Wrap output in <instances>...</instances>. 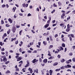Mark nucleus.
<instances>
[{
  "mask_svg": "<svg viewBox=\"0 0 75 75\" xmlns=\"http://www.w3.org/2000/svg\"><path fill=\"white\" fill-rule=\"evenodd\" d=\"M16 28L15 26H14L13 27L12 31L13 33H16Z\"/></svg>",
  "mask_w": 75,
  "mask_h": 75,
  "instance_id": "1",
  "label": "nucleus"
},
{
  "mask_svg": "<svg viewBox=\"0 0 75 75\" xmlns=\"http://www.w3.org/2000/svg\"><path fill=\"white\" fill-rule=\"evenodd\" d=\"M22 7H28V4H25V3H23L22 5Z\"/></svg>",
  "mask_w": 75,
  "mask_h": 75,
  "instance_id": "2",
  "label": "nucleus"
},
{
  "mask_svg": "<svg viewBox=\"0 0 75 75\" xmlns=\"http://www.w3.org/2000/svg\"><path fill=\"white\" fill-rule=\"evenodd\" d=\"M65 13H62V15L61 16V19H64L65 18Z\"/></svg>",
  "mask_w": 75,
  "mask_h": 75,
  "instance_id": "3",
  "label": "nucleus"
},
{
  "mask_svg": "<svg viewBox=\"0 0 75 75\" xmlns=\"http://www.w3.org/2000/svg\"><path fill=\"white\" fill-rule=\"evenodd\" d=\"M22 59H23L22 57H20L17 59V61H21Z\"/></svg>",
  "mask_w": 75,
  "mask_h": 75,
  "instance_id": "4",
  "label": "nucleus"
},
{
  "mask_svg": "<svg viewBox=\"0 0 75 75\" xmlns=\"http://www.w3.org/2000/svg\"><path fill=\"white\" fill-rule=\"evenodd\" d=\"M20 63H21L20 64ZM23 61H21L20 62H19V64H20L19 65V66H18V67H21V65H22V64H23Z\"/></svg>",
  "mask_w": 75,
  "mask_h": 75,
  "instance_id": "5",
  "label": "nucleus"
},
{
  "mask_svg": "<svg viewBox=\"0 0 75 75\" xmlns=\"http://www.w3.org/2000/svg\"><path fill=\"white\" fill-rule=\"evenodd\" d=\"M3 61H4V62H6L7 61V59L6 58V57L5 56L4 57V58L3 59Z\"/></svg>",
  "mask_w": 75,
  "mask_h": 75,
  "instance_id": "6",
  "label": "nucleus"
},
{
  "mask_svg": "<svg viewBox=\"0 0 75 75\" xmlns=\"http://www.w3.org/2000/svg\"><path fill=\"white\" fill-rule=\"evenodd\" d=\"M8 21L10 22V23H13V20L9 18L8 19Z\"/></svg>",
  "mask_w": 75,
  "mask_h": 75,
  "instance_id": "7",
  "label": "nucleus"
},
{
  "mask_svg": "<svg viewBox=\"0 0 75 75\" xmlns=\"http://www.w3.org/2000/svg\"><path fill=\"white\" fill-rule=\"evenodd\" d=\"M34 72H36L37 74H38V69H36L35 70Z\"/></svg>",
  "mask_w": 75,
  "mask_h": 75,
  "instance_id": "8",
  "label": "nucleus"
},
{
  "mask_svg": "<svg viewBox=\"0 0 75 75\" xmlns=\"http://www.w3.org/2000/svg\"><path fill=\"white\" fill-rule=\"evenodd\" d=\"M47 61L48 60L47 59H45L43 60V62L44 63H47Z\"/></svg>",
  "mask_w": 75,
  "mask_h": 75,
  "instance_id": "9",
  "label": "nucleus"
},
{
  "mask_svg": "<svg viewBox=\"0 0 75 75\" xmlns=\"http://www.w3.org/2000/svg\"><path fill=\"white\" fill-rule=\"evenodd\" d=\"M7 34L6 33H4V35H3L2 37V38L3 39H4V38L5 37H7Z\"/></svg>",
  "mask_w": 75,
  "mask_h": 75,
  "instance_id": "10",
  "label": "nucleus"
},
{
  "mask_svg": "<svg viewBox=\"0 0 75 75\" xmlns=\"http://www.w3.org/2000/svg\"><path fill=\"white\" fill-rule=\"evenodd\" d=\"M16 39H17V38H11V41L13 42V41H16Z\"/></svg>",
  "mask_w": 75,
  "mask_h": 75,
  "instance_id": "11",
  "label": "nucleus"
},
{
  "mask_svg": "<svg viewBox=\"0 0 75 75\" xmlns=\"http://www.w3.org/2000/svg\"><path fill=\"white\" fill-rule=\"evenodd\" d=\"M49 24H46V25H45L44 26L45 28H47V27H49Z\"/></svg>",
  "mask_w": 75,
  "mask_h": 75,
  "instance_id": "12",
  "label": "nucleus"
},
{
  "mask_svg": "<svg viewBox=\"0 0 75 75\" xmlns=\"http://www.w3.org/2000/svg\"><path fill=\"white\" fill-rule=\"evenodd\" d=\"M16 7H15V8L14 7H13L12 9V11H13V12H14L16 11Z\"/></svg>",
  "mask_w": 75,
  "mask_h": 75,
  "instance_id": "13",
  "label": "nucleus"
},
{
  "mask_svg": "<svg viewBox=\"0 0 75 75\" xmlns=\"http://www.w3.org/2000/svg\"><path fill=\"white\" fill-rule=\"evenodd\" d=\"M48 54H47V55H48L49 56H50V57H51V53L49 51H48Z\"/></svg>",
  "mask_w": 75,
  "mask_h": 75,
  "instance_id": "14",
  "label": "nucleus"
},
{
  "mask_svg": "<svg viewBox=\"0 0 75 75\" xmlns=\"http://www.w3.org/2000/svg\"><path fill=\"white\" fill-rule=\"evenodd\" d=\"M43 43L44 45H46L47 44V43L46 41H43Z\"/></svg>",
  "mask_w": 75,
  "mask_h": 75,
  "instance_id": "15",
  "label": "nucleus"
},
{
  "mask_svg": "<svg viewBox=\"0 0 75 75\" xmlns=\"http://www.w3.org/2000/svg\"><path fill=\"white\" fill-rule=\"evenodd\" d=\"M53 72V71L52 70H50V75H52V73Z\"/></svg>",
  "mask_w": 75,
  "mask_h": 75,
  "instance_id": "16",
  "label": "nucleus"
},
{
  "mask_svg": "<svg viewBox=\"0 0 75 75\" xmlns=\"http://www.w3.org/2000/svg\"><path fill=\"white\" fill-rule=\"evenodd\" d=\"M10 31H11V30L10 29H9L7 31V34H10Z\"/></svg>",
  "mask_w": 75,
  "mask_h": 75,
  "instance_id": "17",
  "label": "nucleus"
},
{
  "mask_svg": "<svg viewBox=\"0 0 75 75\" xmlns=\"http://www.w3.org/2000/svg\"><path fill=\"white\" fill-rule=\"evenodd\" d=\"M60 61L61 62L63 63V62H65V59H62L60 60Z\"/></svg>",
  "mask_w": 75,
  "mask_h": 75,
  "instance_id": "18",
  "label": "nucleus"
},
{
  "mask_svg": "<svg viewBox=\"0 0 75 75\" xmlns=\"http://www.w3.org/2000/svg\"><path fill=\"white\" fill-rule=\"evenodd\" d=\"M54 56H51V57L48 58L49 59H54Z\"/></svg>",
  "mask_w": 75,
  "mask_h": 75,
  "instance_id": "19",
  "label": "nucleus"
},
{
  "mask_svg": "<svg viewBox=\"0 0 75 75\" xmlns=\"http://www.w3.org/2000/svg\"><path fill=\"white\" fill-rule=\"evenodd\" d=\"M32 62L33 63H35V62H36V59H34L33 61H32Z\"/></svg>",
  "mask_w": 75,
  "mask_h": 75,
  "instance_id": "20",
  "label": "nucleus"
},
{
  "mask_svg": "<svg viewBox=\"0 0 75 75\" xmlns=\"http://www.w3.org/2000/svg\"><path fill=\"white\" fill-rule=\"evenodd\" d=\"M10 71L9 70H7L6 72V74H10Z\"/></svg>",
  "mask_w": 75,
  "mask_h": 75,
  "instance_id": "21",
  "label": "nucleus"
},
{
  "mask_svg": "<svg viewBox=\"0 0 75 75\" xmlns=\"http://www.w3.org/2000/svg\"><path fill=\"white\" fill-rule=\"evenodd\" d=\"M69 31H70V29H69V28H67L66 29V31H67V32H69Z\"/></svg>",
  "mask_w": 75,
  "mask_h": 75,
  "instance_id": "22",
  "label": "nucleus"
},
{
  "mask_svg": "<svg viewBox=\"0 0 75 75\" xmlns=\"http://www.w3.org/2000/svg\"><path fill=\"white\" fill-rule=\"evenodd\" d=\"M57 64H58V63L55 62V63H54L53 65V66H55V65H57Z\"/></svg>",
  "mask_w": 75,
  "mask_h": 75,
  "instance_id": "23",
  "label": "nucleus"
},
{
  "mask_svg": "<svg viewBox=\"0 0 75 75\" xmlns=\"http://www.w3.org/2000/svg\"><path fill=\"white\" fill-rule=\"evenodd\" d=\"M70 36L72 38H74V35L72 34H70Z\"/></svg>",
  "mask_w": 75,
  "mask_h": 75,
  "instance_id": "24",
  "label": "nucleus"
},
{
  "mask_svg": "<svg viewBox=\"0 0 75 75\" xmlns=\"http://www.w3.org/2000/svg\"><path fill=\"white\" fill-rule=\"evenodd\" d=\"M23 32V30H20L19 32V35H21V33Z\"/></svg>",
  "mask_w": 75,
  "mask_h": 75,
  "instance_id": "25",
  "label": "nucleus"
},
{
  "mask_svg": "<svg viewBox=\"0 0 75 75\" xmlns=\"http://www.w3.org/2000/svg\"><path fill=\"white\" fill-rule=\"evenodd\" d=\"M58 4H59V6H61V5H62V4L60 2H58Z\"/></svg>",
  "mask_w": 75,
  "mask_h": 75,
  "instance_id": "26",
  "label": "nucleus"
},
{
  "mask_svg": "<svg viewBox=\"0 0 75 75\" xmlns=\"http://www.w3.org/2000/svg\"><path fill=\"white\" fill-rule=\"evenodd\" d=\"M30 64H27L25 66V68H27V67H29Z\"/></svg>",
  "mask_w": 75,
  "mask_h": 75,
  "instance_id": "27",
  "label": "nucleus"
},
{
  "mask_svg": "<svg viewBox=\"0 0 75 75\" xmlns=\"http://www.w3.org/2000/svg\"><path fill=\"white\" fill-rule=\"evenodd\" d=\"M15 44H16V45H17V44H18V40H17L16 41H15Z\"/></svg>",
  "mask_w": 75,
  "mask_h": 75,
  "instance_id": "28",
  "label": "nucleus"
},
{
  "mask_svg": "<svg viewBox=\"0 0 75 75\" xmlns=\"http://www.w3.org/2000/svg\"><path fill=\"white\" fill-rule=\"evenodd\" d=\"M60 70H61V69H57L55 70V71L56 72L57 71H60Z\"/></svg>",
  "mask_w": 75,
  "mask_h": 75,
  "instance_id": "29",
  "label": "nucleus"
},
{
  "mask_svg": "<svg viewBox=\"0 0 75 75\" xmlns=\"http://www.w3.org/2000/svg\"><path fill=\"white\" fill-rule=\"evenodd\" d=\"M71 27L70 25H69V24H68L67 25V28H69Z\"/></svg>",
  "mask_w": 75,
  "mask_h": 75,
  "instance_id": "30",
  "label": "nucleus"
},
{
  "mask_svg": "<svg viewBox=\"0 0 75 75\" xmlns=\"http://www.w3.org/2000/svg\"><path fill=\"white\" fill-rule=\"evenodd\" d=\"M49 49L50 48H53V45H50L49 47Z\"/></svg>",
  "mask_w": 75,
  "mask_h": 75,
  "instance_id": "31",
  "label": "nucleus"
},
{
  "mask_svg": "<svg viewBox=\"0 0 75 75\" xmlns=\"http://www.w3.org/2000/svg\"><path fill=\"white\" fill-rule=\"evenodd\" d=\"M62 46L63 47H65V45L64 43H63L62 44Z\"/></svg>",
  "mask_w": 75,
  "mask_h": 75,
  "instance_id": "32",
  "label": "nucleus"
},
{
  "mask_svg": "<svg viewBox=\"0 0 75 75\" xmlns=\"http://www.w3.org/2000/svg\"><path fill=\"white\" fill-rule=\"evenodd\" d=\"M67 68H71V65H70L69 64H67Z\"/></svg>",
  "mask_w": 75,
  "mask_h": 75,
  "instance_id": "33",
  "label": "nucleus"
},
{
  "mask_svg": "<svg viewBox=\"0 0 75 75\" xmlns=\"http://www.w3.org/2000/svg\"><path fill=\"white\" fill-rule=\"evenodd\" d=\"M60 68L61 69H65V68L64 67V66H63L60 67Z\"/></svg>",
  "mask_w": 75,
  "mask_h": 75,
  "instance_id": "34",
  "label": "nucleus"
},
{
  "mask_svg": "<svg viewBox=\"0 0 75 75\" xmlns=\"http://www.w3.org/2000/svg\"><path fill=\"white\" fill-rule=\"evenodd\" d=\"M69 55L70 56H72L73 54H72V52L70 53H69Z\"/></svg>",
  "mask_w": 75,
  "mask_h": 75,
  "instance_id": "35",
  "label": "nucleus"
},
{
  "mask_svg": "<svg viewBox=\"0 0 75 75\" xmlns=\"http://www.w3.org/2000/svg\"><path fill=\"white\" fill-rule=\"evenodd\" d=\"M4 21L3 20H1V24H4Z\"/></svg>",
  "mask_w": 75,
  "mask_h": 75,
  "instance_id": "36",
  "label": "nucleus"
},
{
  "mask_svg": "<svg viewBox=\"0 0 75 75\" xmlns=\"http://www.w3.org/2000/svg\"><path fill=\"white\" fill-rule=\"evenodd\" d=\"M5 7H6V5H5V4H3L2 5V7L3 8H4Z\"/></svg>",
  "mask_w": 75,
  "mask_h": 75,
  "instance_id": "37",
  "label": "nucleus"
},
{
  "mask_svg": "<svg viewBox=\"0 0 75 75\" xmlns=\"http://www.w3.org/2000/svg\"><path fill=\"white\" fill-rule=\"evenodd\" d=\"M67 20H68H68H70V19H71V17L69 16V17L67 18Z\"/></svg>",
  "mask_w": 75,
  "mask_h": 75,
  "instance_id": "38",
  "label": "nucleus"
},
{
  "mask_svg": "<svg viewBox=\"0 0 75 75\" xmlns=\"http://www.w3.org/2000/svg\"><path fill=\"white\" fill-rule=\"evenodd\" d=\"M6 27H10V25H8V24H6Z\"/></svg>",
  "mask_w": 75,
  "mask_h": 75,
  "instance_id": "39",
  "label": "nucleus"
},
{
  "mask_svg": "<svg viewBox=\"0 0 75 75\" xmlns=\"http://www.w3.org/2000/svg\"><path fill=\"white\" fill-rule=\"evenodd\" d=\"M72 61L74 62H75V58H73L72 59Z\"/></svg>",
  "mask_w": 75,
  "mask_h": 75,
  "instance_id": "40",
  "label": "nucleus"
},
{
  "mask_svg": "<svg viewBox=\"0 0 75 75\" xmlns=\"http://www.w3.org/2000/svg\"><path fill=\"white\" fill-rule=\"evenodd\" d=\"M19 51L20 52H22V50L21 49V48H19Z\"/></svg>",
  "mask_w": 75,
  "mask_h": 75,
  "instance_id": "41",
  "label": "nucleus"
},
{
  "mask_svg": "<svg viewBox=\"0 0 75 75\" xmlns=\"http://www.w3.org/2000/svg\"><path fill=\"white\" fill-rule=\"evenodd\" d=\"M58 58H61V55L58 54L57 56Z\"/></svg>",
  "mask_w": 75,
  "mask_h": 75,
  "instance_id": "42",
  "label": "nucleus"
},
{
  "mask_svg": "<svg viewBox=\"0 0 75 75\" xmlns=\"http://www.w3.org/2000/svg\"><path fill=\"white\" fill-rule=\"evenodd\" d=\"M64 25V23H62L60 24V26H63V25Z\"/></svg>",
  "mask_w": 75,
  "mask_h": 75,
  "instance_id": "43",
  "label": "nucleus"
},
{
  "mask_svg": "<svg viewBox=\"0 0 75 75\" xmlns=\"http://www.w3.org/2000/svg\"><path fill=\"white\" fill-rule=\"evenodd\" d=\"M16 71L17 72V71H19V69H18V68H17L16 69Z\"/></svg>",
  "mask_w": 75,
  "mask_h": 75,
  "instance_id": "44",
  "label": "nucleus"
},
{
  "mask_svg": "<svg viewBox=\"0 0 75 75\" xmlns=\"http://www.w3.org/2000/svg\"><path fill=\"white\" fill-rule=\"evenodd\" d=\"M9 62H10V61H8L5 62V64H8Z\"/></svg>",
  "mask_w": 75,
  "mask_h": 75,
  "instance_id": "45",
  "label": "nucleus"
},
{
  "mask_svg": "<svg viewBox=\"0 0 75 75\" xmlns=\"http://www.w3.org/2000/svg\"><path fill=\"white\" fill-rule=\"evenodd\" d=\"M0 45L1 46H3V42H0Z\"/></svg>",
  "mask_w": 75,
  "mask_h": 75,
  "instance_id": "46",
  "label": "nucleus"
},
{
  "mask_svg": "<svg viewBox=\"0 0 75 75\" xmlns=\"http://www.w3.org/2000/svg\"><path fill=\"white\" fill-rule=\"evenodd\" d=\"M27 64L30 65V61H29L27 60Z\"/></svg>",
  "mask_w": 75,
  "mask_h": 75,
  "instance_id": "47",
  "label": "nucleus"
},
{
  "mask_svg": "<svg viewBox=\"0 0 75 75\" xmlns=\"http://www.w3.org/2000/svg\"><path fill=\"white\" fill-rule=\"evenodd\" d=\"M55 11V10L54 9L52 12H51L52 14H53V13H54Z\"/></svg>",
  "mask_w": 75,
  "mask_h": 75,
  "instance_id": "48",
  "label": "nucleus"
},
{
  "mask_svg": "<svg viewBox=\"0 0 75 75\" xmlns=\"http://www.w3.org/2000/svg\"><path fill=\"white\" fill-rule=\"evenodd\" d=\"M53 6L54 7H57V5L55 4V3H54L53 4Z\"/></svg>",
  "mask_w": 75,
  "mask_h": 75,
  "instance_id": "49",
  "label": "nucleus"
},
{
  "mask_svg": "<svg viewBox=\"0 0 75 75\" xmlns=\"http://www.w3.org/2000/svg\"><path fill=\"white\" fill-rule=\"evenodd\" d=\"M44 18L47 20V16H45L44 17Z\"/></svg>",
  "mask_w": 75,
  "mask_h": 75,
  "instance_id": "50",
  "label": "nucleus"
},
{
  "mask_svg": "<svg viewBox=\"0 0 75 75\" xmlns=\"http://www.w3.org/2000/svg\"><path fill=\"white\" fill-rule=\"evenodd\" d=\"M31 31L33 34H35V32H34L33 30H31Z\"/></svg>",
  "mask_w": 75,
  "mask_h": 75,
  "instance_id": "51",
  "label": "nucleus"
},
{
  "mask_svg": "<svg viewBox=\"0 0 75 75\" xmlns=\"http://www.w3.org/2000/svg\"><path fill=\"white\" fill-rule=\"evenodd\" d=\"M19 15L21 16H23V13H19Z\"/></svg>",
  "mask_w": 75,
  "mask_h": 75,
  "instance_id": "52",
  "label": "nucleus"
},
{
  "mask_svg": "<svg viewBox=\"0 0 75 75\" xmlns=\"http://www.w3.org/2000/svg\"><path fill=\"white\" fill-rule=\"evenodd\" d=\"M47 41H50V38L49 37H47Z\"/></svg>",
  "mask_w": 75,
  "mask_h": 75,
  "instance_id": "53",
  "label": "nucleus"
},
{
  "mask_svg": "<svg viewBox=\"0 0 75 75\" xmlns=\"http://www.w3.org/2000/svg\"><path fill=\"white\" fill-rule=\"evenodd\" d=\"M39 61L40 62H42V59H41V58H40L39 59Z\"/></svg>",
  "mask_w": 75,
  "mask_h": 75,
  "instance_id": "54",
  "label": "nucleus"
},
{
  "mask_svg": "<svg viewBox=\"0 0 75 75\" xmlns=\"http://www.w3.org/2000/svg\"><path fill=\"white\" fill-rule=\"evenodd\" d=\"M31 70H32L33 69H31V68L30 67H29L28 69V71H31Z\"/></svg>",
  "mask_w": 75,
  "mask_h": 75,
  "instance_id": "55",
  "label": "nucleus"
},
{
  "mask_svg": "<svg viewBox=\"0 0 75 75\" xmlns=\"http://www.w3.org/2000/svg\"><path fill=\"white\" fill-rule=\"evenodd\" d=\"M47 30H51V28L49 27L47 28Z\"/></svg>",
  "mask_w": 75,
  "mask_h": 75,
  "instance_id": "56",
  "label": "nucleus"
},
{
  "mask_svg": "<svg viewBox=\"0 0 75 75\" xmlns=\"http://www.w3.org/2000/svg\"><path fill=\"white\" fill-rule=\"evenodd\" d=\"M31 16V14L30 13H29L28 14V17Z\"/></svg>",
  "mask_w": 75,
  "mask_h": 75,
  "instance_id": "57",
  "label": "nucleus"
},
{
  "mask_svg": "<svg viewBox=\"0 0 75 75\" xmlns=\"http://www.w3.org/2000/svg\"><path fill=\"white\" fill-rule=\"evenodd\" d=\"M69 38L70 40L71 41H72V38L71 37V36H70L69 37Z\"/></svg>",
  "mask_w": 75,
  "mask_h": 75,
  "instance_id": "58",
  "label": "nucleus"
},
{
  "mask_svg": "<svg viewBox=\"0 0 75 75\" xmlns=\"http://www.w3.org/2000/svg\"><path fill=\"white\" fill-rule=\"evenodd\" d=\"M28 53H31V51L28 50Z\"/></svg>",
  "mask_w": 75,
  "mask_h": 75,
  "instance_id": "59",
  "label": "nucleus"
},
{
  "mask_svg": "<svg viewBox=\"0 0 75 75\" xmlns=\"http://www.w3.org/2000/svg\"><path fill=\"white\" fill-rule=\"evenodd\" d=\"M72 12L74 14H75V10H74L73 11H72Z\"/></svg>",
  "mask_w": 75,
  "mask_h": 75,
  "instance_id": "60",
  "label": "nucleus"
},
{
  "mask_svg": "<svg viewBox=\"0 0 75 75\" xmlns=\"http://www.w3.org/2000/svg\"><path fill=\"white\" fill-rule=\"evenodd\" d=\"M50 20H48V21H47V23L48 24H49L50 23Z\"/></svg>",
  "mask_w": 75,
  "mask_h": 75,
  "instance_id": "61",
  "label": "nucleus"
},
{
  "mask_svg": "<svg viewBox=\"0 0 75 75\" xmlns=\"http://www.w3.org/2000/svg\"><path fill=\"white\" fill-rule=\"evenodd\" d=\"M43 35H44V36H47V35L46 33H44L43 34Z\"/></svg>",
  "mask_w": 75,
  "mask_h": 75,
  "instance_id": "62",
  "label": "nucleus"
},
{
  "mask_svg": "<svg viewBox=\"0 0 75 75\" xmlns=\"http://www.w3.org/2000/svg\"><path fill=\"white\" fill-rule=\"evenodd\" d=\"M41 42H38V44L39 45V46H40V45H41Z\"/></svg>",
  "mask_w": 75,
  "mask_h": 75,
  "instance_id": "63",
  "label": "nucleus"
},
{
  "mask_svg": "<svg viewBox=\"0 0 75 75\" xmlns=\"http://www.w3.org/2000/svg\"><path fill=\"white\" fill-rule=\"evenodd\" d=\"M72 48H73V50H74V49H75V46H72Z\"/></svg>",
  "mask_w": 75,
  "mask_h": 75,
  "instance_id": "64",
  "label": "nucleus"
}]
</instances>
